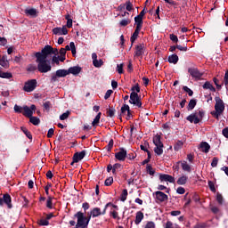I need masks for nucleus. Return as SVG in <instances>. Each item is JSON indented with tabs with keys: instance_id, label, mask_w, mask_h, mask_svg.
<instances>
[{
	"instance_id": "24",
	"label": "nucleus",
	"mask_w": 228,
	"mask_h": 228,
	"mask_svg": "<svg viewBox=\"0 0 228 228\" xmlns=\"http://www.w3.org/2000/svg\"><path fill=\"white\" fill-rule=\"evenodd\" d=\"M142 220H143V212L138 211L136 213L135 220H134L135 225H139Z\"/></svg>"
},
{
	"instance_id": "16",
	"label": "nucleus",
	"mask_w": 228,
	"mask_h": 228,
	"mask_svg": "<svg viewBox=\"0 0 228 228\" xmlns=\"http://www.w3.org/2000/svg\"><path fill=\"white\" fill-rule=\"evenodd\" d=\"M53 35H69V29H67L66 26H63L62 28L57 27L53 28Z\"/></svg>"
},
{
	"instance_id": "8",
	"label": "nucleus",
	"mask_w": 228,
	"mask_h": 228,
	"mask_svg": "<svg viewBox=\"0 0 228 228\" xmlns=\"http://www.w3.org/2000/svg\"><path fill=\"white\" fill-rule=\"evenodd\" d=\"M110 206H111V202L107 203L102 211H101L99 208H94L89 213L93 218H97V216H101V215H106V211Z\"/></svg>"
},
{
	"instance_id": "7",
	"label": "nucleus",
	"mask_w": 228,
	"mask_h": 228,
	"mask_svg": "<svg viewBox=\"0 0 228 228\" xmlns=\"http://www.w3.org/2000/svg\"><path fill=\"white\" fill-rule=\"evenodd\" d=\"M74 218H77V222L76 227L77 228H88V224H86V221L85 219V213L78 211L74 215Z\"/></svg>"
},
{
	"instance_id": "58",
	"label": "nucleus",
	"mask_w": 228,
	"mask_h": 228,
	"mask_svg": "<svg viewBox=\"0 0 228 228\" xmlns=\"http://www.w3.org/2000/svg\"><path fill=\"white\" fill-rule=\"evenodd\" d=\"M111 94H113V90L109 89L104 95V99L105 101H108V99H110V97H111Z\"/></svg>"
},
{
	"instance_id": "39",
	"label": "nucleus",
	"mask_w": 228,
	"mask_h": 228,
	"mask_svg": "<svg viewBox=\"0 0 228 228\" xmlns=\"http://www.w3.org/2000/svg\"><path fill=\"white\" fill-rule=\"evenodd\" d=\"M126 200H127V189H124L120 195V200L121 202H126Z\"/></svg>"
},
{
	"instance_id": "9",
	"label": "nucleus",
	"mask_w": 228,
	"mask_h": 228,
	"mask_svg": "<svg viewBox=\"0 0 228 228\" xmlns=\"http://www.w3.org/2000/svg\"><path fill=\"white\" fill-rule=\"evenodd\" d=\"M38 85V82H37V79H30L25 82L23 90L24 92H33Z\"/></svg>"
},
{
	"instance_id": "15",
	"label": "nucleus",
	"mask_w": 228,
	"mask_h": 228,
	"mask_svg": "<svg viewBox=\"0 0 228 228\" xmlns=\"http://www.w3.org/2000/svg\"><path fill=\"white\" fill-rule=\"evenodd\" d=\"M127 156V151L124 148H120L119 151L115 153V158L118 161H126V158Z\"/></svg>"
},
{
	"instance_id": "2",
	"label": "nucleus",
	"mask_w": 228,
	"mask_h": 228,
	"mask_svg": "<svg viewBox=\"0 0 228 228\" xmlns=\"http://www.w3.org/2000/svg\"><path fill=\"white\" fill-rule=\"evenodd\" d=\"M36 61L37 63L38 72H41V74H46V72H51L53 67L51 66V62L47 59L37 58Z\"/></svg>"
},
{
	"instance_id": "26",
	"label": "nucleus",
	"mask_w": 228,
	"mask_h": 228,
	"mask_svg": "<svg viewBox=\"0 0 228 228\" xmlns=\"http://www.w3.org/2000/svg\"><path fill=\"white\" fill-rule=\"evenodd\" d=\"M146 174H148L149 175H151V177H154V174H156V169H154V167H152L151 164H147Z\"/></svg>"
},
{
	"instance_id": "54",
	"label": "nucleus",
	"mask_w": 228,
	"mask_h": 228,
	"mask_svg": "<svg viewBox=\"0 0 228 228\" xmlns=\"http://www.w3.org/2000/svg\"><path fill=\"white\" fill-rule=\"evenodd\" d=\"M69 47L71 49L72 55L76 56V44H74V42H70Z\"/></svg>"
},
{
	"instance_id": "45",
	"label": "nucleus",
	"mask_w": 228,
	"mask_h": 228,
	"mask_svg": "<svg viewBox=\"0 0 228 228\" xmlns=\"http://www.w3.org/2000/svg\"><path fill=\"white\" fill-rule=\"evenodd\" d=\"M70 115V111L67 110L60 116V120H67Z\"/></svg>"
},
{
	"instance_id": "56",
	"label": "nucleus",
	"mask_w": 228,
	"mask_h": 228,
	"mask_svg": "<svg viewBox=\"0 0 228 228\" xmlns=\"http://www.w3.org/2000/svg\"><path fill=\"white\" fill-rule=\"evenodd\" d=\"M117 72H118V74H124V64L117 65Z\"/></svg>"
},
{
	"instance_id": "3",
	"label": "nucleus",
	"mask_w": 228,
	"mask_h": 228,
	"mask_svg": "<svg viewBox=\"0 0 228 228\" xmlns=\"http://www.w3.org/2000/svg\"><path fill=\"white\" fill-rule=\"evenodd\" d=\"M215 101H216V105H215L216 112H212V115H214L216 118H218L222 115V113H224V110H225V105L224 104V101L218 96L215 98Z\"/></svg>"
},
{
	"instance_id": "10",
	"label": "nucleus",
	"mask_w": 228,
	"mask_h": 228,
	"mask_svg": "<svg viewBox=\"0 0 228 228\" xmlns=\"http://www.w3.org/2000/svg\"><path fill=\"white\" fill-rule=\"evenodd\" d=\"M69 76V71L67 69H58L54 75L51 77V83H56L58 81V77H66Z\"/></svg>"
},
{
	"instance_id": "46",
	"label": "nucleus",
	"mask_w": 228,
	"mask_h": 228,
	"mask_svg": "<svg viewBox=\"0 0 228 228\" xmlns=\"http://www.w3.org/2000/svg\"><path fill=\"white\" fill-rule=\"evenodd\" d=\"M197 106V101L196 100H191L188 104V110H193Z\"/></svg>"
},
{
	"instance_id": "27",
	"label": "nucleus",
	"mask_w": 228,
	"mask_h": 228,
	"mask_svg": "<svg viewBox=\"0 0 228 228\" xmlns=\"http://www.w3.org/2000/svg\"><path fill=\"white\" fill-rule=\"evenodd\" d=\"M0 77L3 79H12L13 77V75L11 72H4L3 70H0Z\"/></svg>"
},
{
	"instance_id": "61",
	"label": "nucleus",
	"mask_w": 228,
	"mask_h": 228,
	"mask_svg": "<svg viewBox=\"0 0 228 228\" xmlns=\"http://www.w3.org/2000/svg\"><path fill=\"white\" fill-rule=\"evenodd\" d=\"M54 136V128H50L47 133V138H53Z\"/></svg>"
},
{
	"instance_id": "32",
	"label": "nucleus",
	"mask_w": 228,
	"mask_h": 228,
	"mask_svg": "<svg viewBox=\"0 0 228 228\" xmlns=\"http://www.w3.org/2000/svg\"><path fill=\"white\" fill-rule=\"evenodd\" d=\"M101 115H102V112H99L96 117L94 118V121L92 122V126L95 127L99 122H101Z\"/></svg>"
},
{
	"instance_id": "37",
	"label": "nucleus",
	"mask_w": 228,
	"mask_h": 228,
	"mask_svg": "<svg viewBox=\"0 0 228 228\" xmlns=\"http://www.w3.org/2000/svg\"><path fill=\"white\" fill-rule=\"evenodd\" d=\"M125 10L126 12H133V3H131V1H126L125 3Z\"/></svg>"
},
{
	"instance_id": "20",
	"label": "nucleus",
	"mask_w": 228,
	"mask_h": 228,
	"mask_svg": "<svg viewBox=\"0 0 228 228\" xmlns=\"http://www.w3.org/2000/svg\"><path fill=\"white\" fill-rule=\"evenodd\" d=\"M142 54H143V45H137L135 46L134 58H138L139 61H142Z\"/></svg>"
},
{
	"instance_id": "4",
	"label": "nucleus",
	"mask_w": 228,
	"mask_h": 228,
	"mask_svg": "<svg viewBox=\"0 0 228 228\" xmlns=\"http://www.w3.org/2000/svg\"><path fill=\"white\" fill-rule=\"evenodd\" d=\"M153 143L155 145V154H157V156H161V154H163V142H161V135L156 134L153 137Z\"/></svg>"
},
{
	"instance_id": "34",
	"label": "nucleus",
	"mask_w": 228,
	"mask_h": 228,
	"mask_svg": "<svg viewBox=\"0 0 228 228\" xmlns=\"http://www.w3.org/2000/svg\"><path fill=\"white\" fill-rule=\"evenodd\" d=\"M182 168L184 172H191V167L188 165L187 161L182 162Z\"/></svg>"
},
{
	"instance_id": "48",
	"label": "nucleus",
	"mask_w": 228,
	"mask_h": 228,
	"mask_svg": "<svg viewBox=\"0 0 228 228\" xmlns=\"http://www.w3.org/2000/svg\"><path fill=\"white\" fill-rule=\"evenodd\" d=\"M38 69V67H37V65L35 64H29L27 68L28 72H35V70H37Z\"/></svg>"
},
{
	"instance_id": "43",
	"label": "nucleus",
	"mask_w": 228,
	"mask_h": 228,
	"mask_svg": "<svg viewBox=\"0 0 228 228\" xmlns=\"http://www.w3.org/2000/svg\"><path fill=\"white\" fill-rule=\"evenodd\" d=\"M143 151L147 152V155H148V158L143 160V165H147V163H149V161H151V151H149V150H147L145 148L143 149Z\"/></svg>"
},
{
	"instance_id": "21",
	"label": "nucleus",
	"mask_w": 228,
	"mask_h": 228,
	"mask_svg": "<svg viewBox=\"0 0 228 228\" xmlns=\"http://www.w3.org/2000/svg\"><path fill=\"white\" fill-rule=\"evenodd\" d=\"M140 31H142V28H139L138 27L137 28L135 27V30L130 37V42L132 44L131 45H133V44H134V42L138 38V36L140 35Z\"/></svg>"
},
{
	"instance_id": "41",
	"label": "nucleus",
	"mask_w": 228,
	"mask_h": 228,
	"mask_svg": "<svg viewBox=\"0 0 228 228\" xmlns=\"http://www.w3.org/2000/svg\"><path fill=\"white\" fill-rule=\"evenodd\" d=\"M43 107L46 111H50L51 108H53V104L51 102L47 101L43 103Z\"/></svg>"
},
{
	"instance_id": "59",
	"label": "nucleus",
	"mask_w": 228,
	"mask_h": 228,
	"mask_svg": "<svg viewBox=\"0 0 228 228\" xmlns=\"http://www.w3.org/2000/svg\"><path fill=\"white\" fill-rule=\"evenodd\" d=\"M93 216H91L90 212L87 213V216H85V220H86V225L88 226V224H90V220H92Z\"/></svg>"
},
{
	"instance_id": "44",
	"label": "nucleus",
	"mask_w": 228,
	"mask_h": 228,
	"mask_svg": "<svg viewBox=\"0 0 228 228\" xmlns=\"http://www.w3.org/2000/svg\"><path fill=\"white\" fill-rule=\"evenodd\" d=\"M128 24H131V20H129V19L122 20L119 22V25H120L122 28H126V26H128Z\"/></svg>"
},
{
	"instance_id": "62",
	"label": "nucleus",
	"mask_w": 228,
	"mask_h": 228,
	"mask_svg": "<svg viewBox=\"0 0 228 228\" xmlns=\"http://www.w3.org/2000/svg\"><path fill=\"white\" fill-rule=\"evenodd\" d=\"M208 186L211 191H216V189L215 188V183L212 181H208Z\"/></svg>"
},
{
	"instance_id": "35",
	"label": "nucleus",
	"mask_w": 228,
	"mask_h": 228,
	"mask_svg": "<svg viewBox=\"0 0 228 228\" xmlns=\"http://www.w3.org/2000/svg\"><path fill=\"white\" fill-rule=\"evenodd\" d=\"M29 122L33 124V126H38L40 124V118L32 116L29 118Z\"/></svg>"
},
{
	"instance_id": "60",
	"label": "nucleus",
	"mask_w": 228,
	"mask_h": 228,
	"mask_svg": "<svg viewBox=\"0 0 228 228\" xmlns=\"http://www.w3.org/2000/svg\"><path fill=\"white\" fill-rule=\"evenodd\" d=\"M169 38L172 42H175L176 44L179 42V38L174 34H170Z\"/></svg>"
},
{
	"instance_id": "25",
	"label": "nucleus",
	"mask_w": 228,
	"mask_h": 228,
	"mask_svg": "<svg viewBox=\"0 0 228 228\" xmlns=\"http://www.w3.org/2000/svg\"><path fill=\"white\" fill-rule=\"evenodd\" d=\"M134 25H135V28H139L142 29V26L143 24V18H142V16H135L134 17Z\"/></svg>"
},
{
	"instance_id": "11",
	"label": "nucleus",
	"mask_w": 228,
	"mask_h": 228,
	"mask_svg": "<svg viewBox=\"0 0 228 228\" xmlns=\"http://www.w3.org/2000/svg\"><path fill=\"white\" fill-rule=\"evenodd\" d=\"M4 204L7 205L8 209L13 208V205L12 204V196L8 193L4 194L3 198H0V206H4Z\"/></svg>"
},
{
	"instance_id": "23",
	"label": "nucleus",
	"mask_w": 228,
	"mask_h": 228,
	"mask_svg": "<svg viewBox=\"0 0 228 228\" xmlns=\"http://www.w3.org/2000/svg\"><path fill=\"white\" fill-rule=\"evenodd\" d=\"M200 149L201 152H205V154H208V152H209V149H211V146L209 145V143H208L206 142H202L200 144Z\"/></svg>"
},
{
	"instance_id": "13",
	"label": "nucleus",
	"mask_w": 228,
	"mask_h": 228,
	"mask_svg": "<svg viewBox=\"0 0 228 228\" xmlns=\"http://www.w3.org/2000/svg\"><path fill=\"white\" fill-rule=\"evenodd\" d=\"M153 195H155V199L159 200V202H166V200H168V195L161 191H155Z\"/></svg>"
},
{
	"instance_id": "42",
	"label": "nucleus",
	"mask_w": 228,
	"mask_h": 228,
	"mask_svg": "<svg viewBox=\"0 0 228 228\" xmlns=\"http://www.w3.org/2000/svg\"><path fill=\"white\" fill-rule=\"evenodd\" d=\"M183 145H184V143L182 141H178L175 146H174V150L175 151H180V149H183Z\"/></svg>"
},
{
	"instance_id": "18",
	"label": "nucleus",
	"mask_w": 228,
	"mask_h": 228,
	"mask_svg": "<svg viewBox=\"0 0 228 228\" xmlns=\"http://www.w3.org/2000/svg\"><path fill=\"white\" fill-rule=\"evenodd\" d=\"M188 72L190 73V75L191 76V77H194V79H200V77H202V73L200 71H199L198 69L195 68H190L188 69Z\"/></svg>"
},
{
	"instance_id": "40",
	"label": "nucleus",
	"mask_w": 228,
	"mask_h": 228,
	"mask_svg": "<svg viewBox=\"0 0 228 228\" xmlns=\"http://www.w3.org/2000/svg\"><path fill=\"white\" fill-rule=\"evenodd\" d=\"M0 65L2 67H4L6 69V67H8V60H6V56H3L1 59H0Z\"/></svg>"
},
{
	"instance_id": "55",
	"label": "nucleus",
	"mask_w": 228,
	"mask_h": 228,
	"mask_svg": "<svg viewBox=\"0 0 228 228\" xmlns=\"http://www.w3.org/2000/svg\"><path fill=\"white\" fill-rule=\"evenodd\" d=\"M183 90L184 92L188 93V95H189L190 97H191V95H193V91H192L191 89H190L188 86H184L183 87Z\"/></svg>"
},
{
	"instance_id": "28",
	"label": "nucleus",
	"mask_w": 228,
	"mask_h": 228,
	"mask_svg": "<svg viewBox=\"0 0 228 228\" xmlns=\"http://www.w3.org/2000/svg\"><path fill=\"white\" fill-rule=\"evenodd\" d=\"M203 88L204 90H210V92H216L215 86H213V85H211V83L208 81L205 82V84L203 85Z\"/></svg>"
},
{
	"instance_id": "63",
	"label": "nucleus",
	"mask_w": 228,
	"mask_h": 228,
	"mask_svg": "<svg viewBox=\"0 0 228 228\" xmlns=\"http://www.w3.org/2000/svg\"><path fill=\"white\" fill-rule=\"evenodd\" d=\"M156 224H154V222H148L147 224L145 225L144 228H155Z\"/></svg>"
},
{
	"instance_id": "29",
	"label": "nucleus",
	"mask_w": 228,
	"mask_h": 228,
	"mask_svg": "<svg viewBox=\"0 0 228 228\" xmlns=\"http://www.w3.org/2000/svg\"><path fill=\"white\" fill-rule=\"evenodd\" d=\"M176 183H177V184H179L181 186L186 184V183H188V176L183 175V176L179 177Z\"/></svg>"
},
{
	"instance_id": "57",
	"label": "nucleus",
	"mask_w": 228,
	"mask_h": 228,
	"mask_svg": "<svg viewBox=\"0 0 228 228\" xmlns=\"http://www.w3.org/2000/svg\"><path fill=\"white\" fill-rule=\"evenodd\" d=\"M218 166V158L215 157L213 158L212 159V162H211V167L213 168L216 167Z\"/></svg>"
},
{
	"instance_id": "51",
	"label": "nucleus",
	"mask_w": 228,
	"mask_h": 228,
	"mask_svg": "<svg viewBox=\"0 0 228 228\" xmlns=\"http://www.w3.org/2000/svg\"><path fill=\"white\" fill-rule=\"evenodd\" d=\"M129 110H130L129 105L124 104V105L121 107V114H120V115H125V114H126V111H128Z\"/></svg>"
},
{
	"instance_id": "31",
	"label": "nucleus",
	"mask_w": 228,
	"mask_h": 228,
	"mask_svg": "<svg viewBox=\"0 0 228 228\" xmlns=\"http://www.w3.org/2000/svg\"><path fill=\"white\" fill-rule=\"evenodd\" d=\"M168 61L169 63H174V65H175V63L179 61V56H177V54H172L168 57Z\"/></svg>"
},
{
	"instance_id": "12",
	"label": "nucleus",
	"mask_w": 228,
	"mask_h": 228,
	"mask_svg": "<svg viewBox=\"0 0 228 228\" xmlns=\"http://www.w3.org/2000/svg\"><path fill=\"white\" fill-rule=\"evenodd\" d=\"M37 110V106L35 104H32L30 108L28 107V105L23 106V112L22 115L24 117H27V118H30V117H33V111Z\"/></svg>"
},
{
	"instance_id": "53",
	"label": "nucleus",
	"mask_w": 228,
	"mask_h": 228,
	"mask_svg": "<svg viewBox=\"0 0 228 228\" xmlns=\"http://www.w3.org/2000/svg\"><path fill=\"white\" fill-rule=\"evenodd\" d=\"M38 225H49V221L47 219H40L39 221H37Z\"/></svg>"
},
{
	"instance_id": "64",
	"label": "nucleus",
	"mask_w": 228,
	"mask_h": 228,
	"mask_svg": "<svg viewBox=\"0 0 228 228\" xmlns=\"http://www.w3.org/2000/svg\"><path fill=\"white\" fill-rule=\"evenodd\" d=\"M222 133L224 138H228V127L224 128Z\"/></svg>"
},
{
	"instance_id": "19",
	"label": "nucleus",
	"mask_w": 228,
	"mask_h": 228,
	"mask_svg": "<svg viewBox=\"0 0 228 228\" xmlns=\"http://www.w3.org/2000/svg\"><path fill=\"white\" fill-rule=\"evenodd\" d=\"M86 156V151H82L80 152H76L73 155L72 159H74V162L79 163L81 159H83Z\"/></svg>"
},
{
	"instance_id": "47",
	"label": "nucleus",
	"mask_w": 228,
	"mask_h": 228,
	"mask_svg": "<svg viewBox=\"0 0 228 228\" xmlns=\"http://www.w3.org/2000/svg\"><path fill=\"white\" fill-rule=\"evenodd\" d=\"M113 139H110L108 145L105 147L106 151H108V152H111V150L113 149Z\"/></svg>"
},
{
	"instance_id": "1",
	"label": "nucleus",
	"mask_w": 228,
	"mask_h": 228,
	"mask_svg": "<svg viewBox=\"0 0 228 228\" xmlns=\"http://www.w3.org/2000/svg\"><path fill=\"white\" fill-rule=\"evenodd\" d=\"M131 92L129 103L137 106V108H142V99L141 96L138 95V94H140V86L137 84L132 86Z\"/></svg>"
},
{
	"instance_id": "5",
	"label": "nucleus",
	"mask_w": 228,
	"mask_h": 228,
	"mask_svg": "<svg viewBox=\"0 0 228 228\" xmlns=\"http://www.w3.org/2000/svg\"><path fill=\"white\" fill-rule=\"evenodd\" d=\"M53 53V46L46 45L41 50V52H37L35 53L36 58H39L41 60H47L48 56Z\"/></svg>"
},
{
	"instance_id": "38",
	"label": "nucleus",
	"mask_w": 228,
	"mask_h": 228,
	"mask_svg": "<svg viewBox=\"0 0 228 228\" xmlns=\"http://www.w3.org/2000/svg\"><path fill=\"white\" fill-rule=\"evenodd\" d=\"M116 111H117V110H115V108H113V107L109 108V110H107L108 117H110V118H113V117H115Z\"/></svg>"
},
{
	"instance_id": "6",
	"label": "nucleus",
	"mask_w": 228,
	"mask_h": 228,
	"mask_svg": "<svg viewBox=\"0 0 228 228\" xmlns=\"http://www.w3.org/2000/svg\"><path fill=\"white\" fill-rule=\"evenodd\" d=\"M202 118H204V110H199L187 117V120L191 122V124H199Z\"/></svg>"
},
{
	"instance_id": "30",
	"label": "nucleus",
	"mask_w": 228,
	"mask_h": 228,
	"mask_svg": "<svg viewBox=\"0 0 228 228\" xmlns=\"http://www.w3.org/2000/svg\"><path fill=\"white\" fill-rule=\"evenodd\" d=\"M20 129L22 133H24V134L27 136V138H28V140H33V135L31 134V132H29L28 128H26V126H21Z\"/></svg>"
},
{
	"instance_id": "33",
	"label": "nucleus",
	"mask_w": 228,
	"mask_h": 228,
	"mask_svg": "<svg viewBox=\"0 0 228 228\" xmlns=\"http://www.w3.org/2000/svg\"><path fill=\"white\" fill-rule=\"evenodd\" d=\"M54 198L52 196H48L47 200H46V208L48 209H53L54 207H53V200Z\"/></svg>"
},
{
	"instance_id": "52",
	"label": "nucleus",
	"mask_w": 228,
	"mask_h": 228,
	"mask_svg": "<svg viewBox=\"0 0 228 228\" xmlns=\"http://www.w3.org/2000/svg\"><path fill=\"white\" fill-rule=\"evenodd\" d=\"M111 184H113V177L110 176L109 178H107L104 182V185L105 186H111Z\"/></svg>"
},
{
	"instance_id": "36",
	"label": "nucleus",
	"mask_w": 228,
	"mask_h": 228,
	"mask_svg": "<svg viewBox=\"0 0 228 228\" xmlns=\"http://www.w3.org/2000/svg\"><path fill=\"white\" fill-rule=\"evenodd\" d=\"M93 65L96 68V69H100V67L104 65V61H102V59L100 60H96L95 61H93Z\"/></svg>"
},
{
	"instance_id": "14",
	"label": "nucleus",
	"mask_w": 228,
	"mask_h": 228,
	"mask_svg": "<svg viewBox=\"0 0 228 228\" xmlns=\"http://www.w3.org/2000/svg\"><path fill=\"white\" fill-rule=\"evenodd\" d=\"M24 13L27 17H31L32 19H37V17H38V10L35 8L27 7L24 10Z\"/></svg>"
},
{
	"instance_id": "50",
	"label": "nucleus",
	"mask_w": 228,
	"mask_h": 228,
	"mask_svg": "<svg viewBox=\"0 0 228 228\" xmlns=\"http://www.w3.org/2000/svg\"><path fill=\"white\" fill-rule=\"evenodd\" d=\"M14 111H15V113H23L24 107H20L16 104V105H14Z\"/></svg>"
},
{
	"instance_id": "22",
	"label": "nucleus",
	"mask_w": 228,
	"mask_h": 228,
	"mask_svg": "<svg viewBox=\"0 0 228 228\" xmlns=\"http://www.w3.org/2000/svg\"><path fill=\"white\" fill-rule=\"evenodd\" d=\"M79 72H81V67H79V66L70 67L68 69V75L73 74V76H77V74H79Z\"/></svg>"
},
{
	"instance_id": "49",
	"label": "nucleus",
	"mask_w": 228,
	"mask_h": 228,
	"mask_svg": "<svg viewBox=\"0 0 228 228\" xmlns=\"http://www.w3.org/2000/svg\"><path fill=\"white\" fill-rule=\"evenodd\" d=\"M110 216H112L114 220H120V216H118V212H117L116 210L110 211Z\"/></svg>"
},
{
	"instance_id": "17",
	"label": "nucleus",
	"mask_w": 228,
	"mask_h": 228,
	"mask_svg": "<svg viewBox=\"0 0 228 228\" xmlns=\"http://www.w3.org/2000/svg\"><path fill=\"white\" fill-rule=\"evenodd\" d=\"M159 181L161 183H175V178L170 175L161 174L159 175Z\"/></svg>"
}]
</instances>
